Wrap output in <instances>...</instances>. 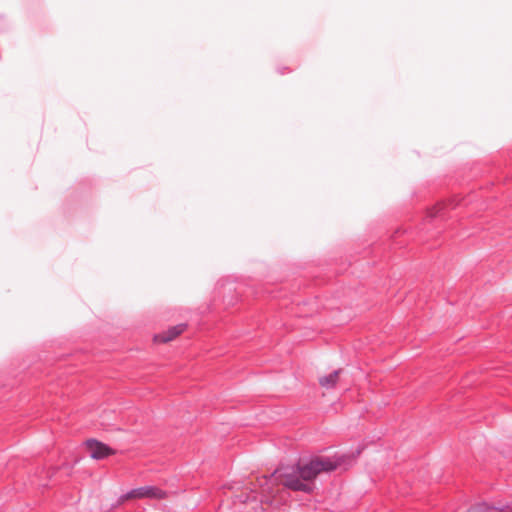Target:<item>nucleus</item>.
I'll use <instances>...</instances> for the list:
<instances>
[{
    "label": "nucleus",
    "mask_w": 512,
    "mask_h": 512,
    "mask_svg": "<svg viewBox=\"0 0 512 512\" xmlns=\"http://www.w3.org/2000/svg\"><path fill=\"white\" fill-rule=\"evenodd\" d=\"M361 451L359 447L350 453L335 454L332 457L317 456L306 463L298 461L293 465H281L269 478L288 490L312 494L316 489L315 480L320 473H329L336 469L347 470L355 464Z\"/></svg>",
    "instance_id": "nucleus-1"
},
{
    "label": "nucleus",
    "mask_w": 512,
    "mask_h": 512,
    "mask_svg": "<svg viewBox=\"0 0 512 512\" xmlns=\"http://www.w3.org/2000/svg\"><path fill=\"white\" fill-rule=\"evenodd\" d=\"M167 496V493L156 487V486H142L138 488L131 489L130 491L122 494L118 500L116 505L122 504L124 501L129 499H143V498H149V499H165Z\"/></svg>",
    "instance_id": "nucleus-2"
},
{
    "label": "nucleus",
    "mask_w": 512,
    "mask_h": 512,
    "mask_svg": "<svg viewBox=\"0 0 512 512\" xmlns=\"http://www.w3.org/2000/svg\"><path fill=\"white\" fill-rule=\"evenodd\" d=\"M85 444L90 451L91 458L95 460H102L114 454V450L109 445L98 441L97 439H87Z\"/></svg>",
    "instance_id": "nucleus-3"
},
{
    "label": "nucleus",
    "mask_w": 512,
    "mask_h": 512,
    "mask_svg": "<svg viewBox=\"0 0 512 512\" xmlns=\"http://www.w3.org/2000/svg\"><path fill=\"white\" fill-rule=\"evenodd\" d=\"M466 512H512V501L500 506L490 505L486 501L472 504Z\"/></svg>",
    "instance_id": "nucleus-4"
},
{
    "label": "nucleus",
    "mask_w": 512,
    "mask_h": 512,
    "mask_svg": "<svg viewBox=\"0 0 512 512\" xmlns=\"http://www.w3.org/2000/svg\"><path fill=\"white\" fill-rule=\"evenodd\" d=\"M186 328V323H180L170 327L167 331L163 332L162 334L156 335L155 338L159 339L163 343H167L174 340L177 336L182 334L186 330Z\"/></svg>",
    "instance_id": "nucleus-5"
},
{
    "label": "nucleus",
    "mask_w": 512,
    "mask_h": 512,
    "mask_svg": "<svg viewBox=\"0 0 512 512\" xmlns=\"http://www.w3.org/2000/svg\"><path fill=\"white\" fill-rule=\"evenodd\" d=\"M340 372H341V369H338V370H334L333 372H331L328 375L320 377L319 384L326 389L334 388L337 384Z\"/></svg>",
    "instance_id": "nucleus-6"
},
{
    "label": "nucleus",
    "mask_w": 512,
    "mask_h": 512,
    "mask_svg": "<svg viewBox=\"0 0 512 512\" xmlns=\"http://www.w3.org/2000/svg\"><path fill=\"white\" fill-rule=\"evenodd\" d=\"M444 209L445 205L443 203L437 204L435 207H433L430 211V217L436 218V217H444Z\"/></svg>",
    "instance_id": "nucleus-7"
},
{
    "label": "nucleus",
    "mask_w": 512,
    "mask_h": 512,
    "mask_svg": "<svg viewBox=\"0 0 512 512\" xmlns=\"http://www.w3.org/2000/svg\"><path fill=\"white\" fill-rule=\"evenodd\" d=\"M288 68L287 67H284V68H278V72L283 75L285 73V71H287Z\"/></svg>",
    "instance_id": "nucleus-8"
},
{
    "label": "nucleus",
    "mask_w": 512,
    "mask_h": 512,
    "mask_svg": "<svg viewBox=\"0 0 512 512\" xmlns=\"http://www.w3.org/2000/svg\"><path fill=\"white\" fill-rule=\"evenodd\" d=\"M240 498H242V495L239 496ZM248 500V497L244 498V499H241L242 502H246Z\"/></svg>",
    "instance_id": "nucleus-9"
}]
</instances>
